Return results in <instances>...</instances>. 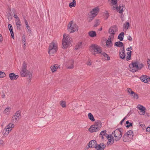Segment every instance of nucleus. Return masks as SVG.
<instances>
[{
  "instance_id": "nucleus-40",
  "label": "nucleus",
  "mask_w": 150,
  "mask_h": 150,
  "mask_svg": "<svg viewBox=\"0 0 150 150\" xmlns=\"http://www.w3.org/2000/svg\"><path fill=\"white\" fill-rule=\"evenodd\" d=\"M95 16H92L91 15H89V17L88 18V22H91Z\"/></svg>"
},
{
  "instance_id": "nucleus-47",
  "label": "nucleus",
  "mask_w": 150,
  "mask_h": 150,
  "mask_svg": "<svg viewBox=\"0 0 150 150\" xmlns=\"http://www.w3.org/2000/svg\"><path fill=\"white\" fill-rule=\"evenodd\" d=\"M147 64H148L149 69L150 70V60L149 59H148L147 61Z\"/></svg>"
},
{
  "instance_id": "nucleus-6",
  "label": "nucleus",
  "mask_w": 150,
  "mask_h": 150,
  "mask_svg": "<svg viewBox=\"0 0 150 150\" xmlns=\"http://www.w3.org/2000/svg\"><path fill=\"white\" fill-rule=\"evenodd\" d=\"M122 135L120 129H116L112 134V137H113L114 139L116 141L119 140L122 137Z\"/></svg>"
},
{
  "instance_id": "nucleus-58",
  "label": "nucleus",
  "mask_w": 150,
  "mask_h": 150,
  "mask_svg": "<svg viewBox=\"0 0 150 150\" xmlns=\"http://www.w3.org/2000/svg\"><path fill=\"white\" fill-rule=\"evenodd\" d=\"M2 37L1 35L0 34V42L2 41Z\"/></svg>"
},
{
  "instance_id": "nucleus-28",
  "label": "nucleus",
  "mask_w": 150,
  "mask_h": 150,
  "mask_svg": "<svg viewBox=\"0 0 150 150\" xmlns=\"http://www.w3.org/2000/svg\"><path fill=\"white\" fill-rule=\"evenodd\" d=\"M115 45L118 47H120L123 46V44L122 42L118 41L115 42Z\"/></svg>"
},
{
  "instance_id": "nucleus-59",
  "label": "nucleus",
  "mask_w": 150,
  "mask_h": 150,
  "mask_svg": "<svg viewBox=\"0 0 150 150\" xmlns=\"http://www.w3.org/2000/svg\"><path fill=\"white\" fill-rule=\"evenodd\" d=\"M105 16H106L107 17V18L108 17V13H106L105 14Z\"/></svg>"
},
{
  "instance_id": "nucleus-35",
  "label": "nucleus",
  "mask_w": 150,
  "mask_h": 150,
  "mask_svg": "<svg viewBox=\"0 0 150 150\" xmlns=\"http://www.w3.org/2000/svg\"><path fill=\"white\" fill-rule=\"evenodd\" d=\"M16 25L18 30H20L21 28V22L20 21L16 22Z\"/></svg>"
},
{
  "instance_id": "nucleus-41",
  "label": "nucleus",
  "mask_w": 150,
  "mask_h": 150,
  "mask_svg": "<svg viewBox=\"0 0 150 150\" xmlns=\"http://www.w3.org/2000/svg\"><path fill=\"white\" fill-rule=\"evenodd\" d=\"M126 124H127V125L126 126V127H129L130 126H132V123L131 122H129L128 121H127L126 122Z\"/></svg>"
},
{
  "instance_id": "nucleus-26",
  "label": "nucleus",
  "mask_w": 150,
  "mask_h": 150,
  "mask_svg": "<svg viewBox=\"0 0 150 150\" xmlns=\"http://www.w3.org/2000/svg\"><path fill=\"white\" fill-rule=\"evenodd\" d=\"M126 134L129 137V138L131 139H133V131L131 130H130L127 132Z\"/></svg>"
},
{
  "instance_id": "nucleus-22",
  "label": "nucleus",
  "mask_w": 150,
  "mask_h": 150,
  "mask_svg": "<svg viewBox=\"0 0 150 150\" xmlns=\"http://www.w3.org/2000/svg\"><path fill=\"white\" fill-rule=\"evenodd\" d=\"M8 28L10 31L12 38L14 39V35L13 31V28L12 25L11 24H9L8 25Z\"/></svg>"
},
{
  "instance_id": "nucleus-56",
  "label": "nucleus",
  "mask_w": 150,
  "mask_h": 150,
  "mask_svg": "<svg viewBox=\"0 0 150 150\" xmlns=\"http://www.w3.org/2000/svg\"><path fill=\"white\" fill-rule=\"evenodd\" d=\"M20 21V20L19 18L16 19V20H15L16 22Z\"/></svg>"
},
{
  "instance_id": "nucleus-27",
  "label": "nucleus",
  "mask_w": 150,
  "mask_h": 150,
  "mask_svg": "<svg viewBox=\"0 0 150 150\" xmlns=\"http://www.w3.org/2000/svg\"><path fill=\"white\" fill-rule=\"evenodd\" d=\"M22 43L23 44V48L24 49H25L26 48V39H25V35H23L22 37Z\"/></svg>"
},
{
  "instance_id": "nucleus-18",
  "label": "nucleus",
  "mask_w": 150,
  "mask_h": 150,
  "mask_svg": "<svg viewBox=\"0 0 150 150\" xmlns=\"http://www.w3.org/2000/svg\"><path fill=\"white\" fill-rule=\"evenodd\" d=\"M105 147V145L103 143H100V144H97L96 147V150H104Z\"/></svg>"
},
{
  "instance_id": "nucleus-4",
  "label": "nucleus",
  "mask_w": 150,
  "mask_h": 150,
  "mask_svg": "<svg viewBox=\"0 0 150 150\" xmlns=\"http://www.w3.org/2000/svg\"><path fill=\"white\" fill-rule=\"evenodd\" d=\"M58 45L57 42L55 41H53L50 44L48 48V53L51 56H53L57 50Z\"/></svg>"
},
{
  "instance_id": "nucleus-37",
  "label": "nucleus",
  "mask_w": 150,
  "mask_h": 150,
  "mask_svg": "<svg viewBox=\"0 0 150 150\" xmlns=\"http://www.w3.org/2000/svg\"><path fill=\"white\" fill-rule=\"evenodd\" d=\"M102 54L103 55L104 57L105 58H107V59H106V60H109L110 59V58L109 56L105 52H103L102 53Z\"/></svg>"
},
{
  "instance_id": "nucleus-32",
  "label": "nucleus",
  "mask_w": 150,
  "mask_h": 150,
  "mask_svg": "<svg viewBox=\"0 0 150 150\" xmlns=\"http://www.w3.org/2000/svg\"><path fill=\"white\" fill-rule=\"evenodd\" d=\"M76 5V1L75 0H73L72 2H70L69 4V6L70 8L74 7Z\"/></svg>"
},
{
  "instance_id": "nucleus-45",
  "label": "nucleus",
  "mask_w": 150,
  "mask_h": 150,
  "mask_svg": "<svg viewBox=\"0 0 150 150\" xmlns=\"http://www.w3.org/2000/svg\"><path fill=\"white\" fill-rule=\"evenodd\" d=\"M111 4L112 5L116 6L117 3V0H111Z\"/></svg>"
},
{
  "instance_id": "nucleus-7",
  "label": "nucleus",
  "mask_w": 150,
  "mask_h": 150,
  "mask_svg": "<svg viewBox=\"0 0 150 150\" xmlns=\"http://www.w3.org/2000/svg\"><path fill=\"white\" fill-rule=\"evenodd\" d=\"M68 30L70 33H73L78 30L77 26L73 23L72 21L70 22L68 25Z\"/></svg>"
},
{
  "instance_id": "nucleus-25",
  "label": "nucleus",
  "mask_w": 150,
  "mask_h": 150,
  "mask_svg": "<svg viewBox=\"0 0 150 150\" xmlns=\"http://www.w3.org/2000/svg\"><path fill=\"white\" fill-rule=\"evenodd\" d=\"M88 34L89 36L91 38L96 37V33L94 31H90L88 32Z\"/></svg>"
},
{
  "instance_id": "nucleus-16",
  "label": "nucleus",
  "mask_w": 150,
  "mask_h": 150,
  "mask_svg": "<svg viewBox=\"0 0 150 150\" xmlns=\"http://www.w3.org/2000/svg\"><path fill=\"white\" fill-rule=\"evenodd\" d=\"M141 80L145 83H147L149 81V77L146 75H142L140 77Z\"/></svg>"
},
{
  "instance_id": "nucleus-63",
  "label": "nucleus",
  "mask_w": 150,
  "mask_h": 150,
  "mask_svg": "<svg viewBox=\"0 0 150 150\" xmlns=\"http://www.w3.org/2000/svg\"><path fill=\"white\" fill-rule=\"evenodd\" d=\"M28 32L29 33H30L31 30L30 29V28H28Z\"/></svg>"
},
{
  "instance_id": "nucleus-8",
  "label": "nucleus",
  "mask_w": 150,
  "mask_h": 150,
  "mask_svg": "<svg viewBox=\"0 0 150 150\" xmlns=\"http://www.w3.org/2000/svg\"><path fill=\"white\" fill-rule=\"evenodd\" d=\"M90 50L91 51L98 53H100L102 51L101 48L99 46L95 44L91 45L90 47Z\"/></svg>"
},
{
  "instance_id": "nucleus-61",
  "label": "nucleus",
  "mask_w": 150,
  "mask_h": 150,
  "mask_svg": "<svg viewBox=\"0 0 150 150\" xmlns=\"http://www.w3.org/2000/svg\"><path fill=\"white\" fill-rule=\"evenodd\" d=\"M26 25L27 29L30 28V26L28 25V24Z\"/></svg>"
},
{
  "instance_id": "nucleus-3",
  "label": "nucleus",
  "mask_w": 150,
  "mask_h": 150,
  "mask_svg": "<svg viewBox=\"0 0 150 150\" xmlns=\"http://www.w3.org/2000/svg\"><path fill=\"white\" fill-rule=\"evenodd\" d=\"M72 41L71 38L67 34H64L62 40V48L67 49L70 45Z\"/></svg>"
},
{
  "instance_id": "nucleus-62",
  "label": "nucleus",
  "mask_w": 150,
  "mask_h": 150,
  "mask_svg": "<svg viewBox=\"0 0 150 150\" xmlns=\"http://www.w3.org/2000/svg\"><path fill=\"white\" fill-rule=\"evenodd\" d=\"M115 7V6H113L112 8V9L113 10H115L116 9V7Z\"/></svg>"
},
{
  "instance_id": "nucleus-19",
  "label": "nucleus",
  "mask_w": 150,
  "mask_h": 150,
  "mask_svg": "<svg viewBox=\"0 0 150 150\" xmlns=\"http://www.w3.org/2000/svg\"><path fill=\"white\" fill-rule=\"evenodd\" d=\"M96 142L95 140H92L90 141L88 144L89 147L96 148L97 145Z\"/></svg>"
},
{
  "instance_id": "nucleus-46",
  "label": "nucleus",
  "mask_w": 150,
  "mask_h": 150,
  "mask_svg": "<svg viewBox=\"0 0 150 150\" xmlns=\"http://www.w3.org/2000/svg\"><path fill=\"white\" fill-rule=\"evenodd\" d=\"M100 24V21L99 20H97L95 22V24L94 26L96 27L98 26Z\"/></svg>"
},
{
  "instance_id": "nucleus-52",
  "label": "nucleus",
  "mask_w": 150,
  "mask_h": 150,
  "mask_svg": "<svg viewBox=\"0 0 150 150\" xmlns=\"http://www.w3.org/2000/svg\"><path fill=\"white\" fill-rule=\"evenodd\" d=\"M87 64L89 66H90L91 65V62L90 61H88L87 63Z\"/></svg>"
},
{
  "instance_id": "nucleus-29",
  "label": "nucleus",
  "mask_w": 150,
  "mask_h": 150,
  "mask_svg": "<svg viewBox=\"0 0 150 150\" xmlns=\"http://www.w3.org/2000/svg\"><path fill=\"white\" fill-rule=\"evenodd\" d=\"M124 34H125L124 32H122L119 35L118 37V38L119 39L120 41H122L123 40Z\"/></svg>"
},
{
  "instance_id": "nucleus-21",
  "label": "nucleus",
  "mask_w": 150,
  "mask_h": 150,
  "mask_svg": "<svg viewBox=\"0 0 150 150\" xmlns=\"http://www.w3.org/2000/svg\"><path fill=\"white\" fill-rule=\"evenodd\" d=\"M59 67V66L57 64H55L51 66L50 67L51 69L52 72L56 71L58 68Z\"/></svg>"
},
{
  "instance_id": "nucleus-13",
  "label": "nucleus",
  "mask_w": 150,
  "mask_h": 150,
  "mask_svg": "<svg viewBox=\"0 0 150 150\" xmlns=\"http://www.w3.org/2000/svg\"><path fill=\"white\" fill-rule=\"evenodd\" d=\"M74 61L73 60H71L67 62L66 64V67L67 68L69 69H71L74 68Z\"/></svg>"
},
{
  "instance_id": "nucleus-36",
  "label": "nucleus",
  "mask_w": 150,
  "mask_h": 150,
  "mask_svg": "<svg viewBox=\"0 0 150 150\" xmlns=\"http://www.w3.org/2000/svg\"><path fill=\"white\" fill-rule=\"evenodd\" d=\"M129 25V22H127L125 23L124 24V29H125L126 30H127L128 29Z\"/></svg>"
},
{
  "instance_id": "nucleus-17",
  "label": "nucleus",
  "mask_w": 150,
  "mask_h": 150,
  "mask_svg": "<svg viewBox=\"0 0 150 150\" xmlns=\"http://www.w3.org/2000/svg\"><path fill=\"white\" fill-rule=\"evenodd\" d=\"M125 49L124 47H123L122 49L120 50V56L121 58L124 59L125 57Z\"/></svg>"
},
{
  "instance_id": "nucleus-49",
  "label": "nucleus",
  "mask_w": 150,
  "mask_h": 150,
  "mask_svg": "<svg viewBox=\"0 0 150 150\" xmlns=\"http://www.w3.org/2000/svg\"><path fill=\"white\" fill-rule=\"evenodd\" d=\"M127 91L128 93H129L130 94L131 93H132V92H134L132 91V90L130 88H127Z\"/></svg>"
},
{
  "instance_id": "nucleus-54",
  "label": "nucleus",
  "mask_w": 150,
  "mask_h": 150,
  "mask_svg": "<svg viewBox=\"0 0 150 150\" xmlns=\"http://www.w3.org/2000/svg\"><path fill=\"white\" fill-rule=\"evenodd\" d=\"M14 17L16 19L19 18L18 16L16 14H14Z\"/></svg>"
},
{
  "instance_id": "nucleus-9",
  "label": "nucleus",
  "mask_w": 150,
  "mask_h": 150,
  "mask_svg": "<svg viewBox=\"0 0 150 150\" xmlns=\"http://www.w3.org/2000/svg\"><path fill=\"white\" fill-rule=\"evenodd\" d=\"M14 125L13 124H9L6 128H5L3 131V134L5 135H7L10 132L12 129V128L14 127Z\"/></svg>"
},
{
  "instance_id": "nucleus-50",
  "label": "nucleus",
  "mask_w": 150,
  "mask_h": 150,
  "mask_svg": "<svg viewBox=\"0 0 150 150\" xmlns=\"http://www.w3.org/2000/svg\"><path fill=\"white\" fill-rule=\"evenodd\" d=\"M126 118V117H125L121 121L120 123V124L121 125H122V123L125 120Z\"/></svg>"
},
{
  "instance_id": "nucleus-42",
  "label": "nucleus",
  "mask_w": 150,
  "mask_h": 150,
  "mask_svg": "<svg viewBox=\"0 0 150 150\" xmlns=\"http://www.w3.org/2000/svg\"><path fill=\"white\" fill-rule=\"evenodd\" d=\"M106 130L104 131H102L101 132L100 134V135H105V137H106V135H108L106 134Z\"/></svg>"
},
{
  "instance_id": "nucleus-64",
  "label": "nucleus",
  "mask_w": 150,
  "mask_h": 150,
  "mask_svg": "<svg viewBox=\"0 0 150 150\" xmlns=\"http://www.w3.org/2000/svg\"><path fill=\"white\" fill-rule=\"evenodd\" d=\"M141 125H142L143 126H144V124H142Z\"/></svg>"
},
{
  "instance_id": "nucleus-48",
  "label": "nucleus",
  "mask_w": 150,
  "mask_h": 150,
  "mask_svg": "<svg viewBox=\"0 0 150 150\" xmlns=\"http://www.w3.org/2000/svg\"><path fill=\"white\" fill-rule=\"evenodd\" d=\"M127 39L129 40V41H131L132 40V38L130 36V35H129V36H128L127 37Z\"/></svg>"
},
{
  "instance_id": "nucleus-5",
  "label": "nucleus",
  "mask_w": 150,
  "mask_h": 150,
  "mask_svg": "<svg viewBox=\"0 0 150 150\" xmlns=\"http://www.w3.org/2000/svg\"><path fill=\"white\" fill-rule=\"evenodd\" d=\"M101 127V123L100 121L97 120L95 122L94 125L91 126L89 129V131L91 132H96L98 131Z\"/></svg>"
},
{
  "instance_id": "nucleus-57",
  "label": "nucleus",
  "mask_w": 150,
  "mask_h": 150,
  "mask_svg": "<svg viewBox=\"0 0 150 150\" xmlns=\"http://www.w3.org/2000/svg\"><path fill=\"white\" fill-rule=\"evenodd\" d=\"M101 139H104L105 137V135H101Z\"/></svg>"
},
{
  "instance_id": "nucleus-55",
  "label": "nucleus",
  "mask_w": 150,
  "mask_h": 150,
  "mask_svg": "<svg viewBox=\"0 0 150 150\" xmlns=\"http://www.w3.org/2000/svg\"><path fill=\"white\" fill-rule=\"evenodd\" d=\"M4 142L2 140H0V145H2L3 144Z\"/></svg>"
},
{
  "instance_id": "nucleus-20",
  "label": "nucleus",
  "mask_w": 150,
  "mask_h": 150,
  "mask_svg": "<svg viewBox=\"0 0 150 150\" xmlns=\"http://www.w3.org/2000/svg\"><path fill=\"white\" fill-rule=\"evenodd\" d=\"M9 77L11 80H16L18 77V76L13 73H11L9 74Z\"/></svg>"
},
{
  "instance_id": "nucleus-53",
  "label": "nucleus",
  "mask_w": 150,
  "mask_h": 150,
  "mask_svg": "<svg viewBox=\"0 0 150 150\" xmlns=\"http://www.w3.org/2000/svg\"><path fill=\"white\" fill-rule=\"evenodd\" d=\"M146 131L147 132H150V127H148L146 129Z\"/></svg>"
},
{
  "instance_id": "nucleus-33",
  "label": "nucleus",
  "mask_w": 150,
  "mask_h": 150,
  "mask_svg": "<svg viewBox=\"0 0 150 150\" xmlns=\"http://www.w3.org/2000/svg\"><path fill=\"white\" fill-rule=\"evenodd\" d=\"M131 96H133L134 98L137 99L138 98L139 96L137 93H135L134 92H132V93H130Z\"/></svg>"
},
{
  "instance_id": "nucleus-39",
  "label": "nucleus",
  "mask_w": 150,
  "mask_h": 150,
  "mask_svg": "<svg viewBox=\"0 0 150 150\" xmlns=\"http://www.w3.org/2000/svg\"><path fill=\"white\" fill-rule=\"evenodd\" d=\"M11 110V108L9 107H8L6 108L5 110H4V113H7L9 112Z\"/></svg>"
},
{
  "instance_id": "nucleus-23",
  "label": "nucleus",
  "mask_w": 150,
  "mask_h": 150,
  "mask_svg": "<svg viewBox=\"0 0 150 150\" xmlns=\"http://www.w3.org/2000/svg\"><path fill=\"white\" fill-rule=\"evenodd\" d=\"M113 38H110V37L108 38V40L106 42V45L109 47H111L112 45V43L111 42V40L113 39Z\"/></svg>"
},
{
  "instance_id": "nucleus-44",
  "label": "nucleus",
  "mask_w": 150,
  "mask_h": 150,
  "mask_svg": "<svg viewBox=\"0 0 150 150\" xmlns=\"http://www.w3.org/2000/svg\"><path fill=\"white\" fill-rule=\"evenodd\" d=\"M6 76L5 74L3 72L0 71V78L4 77Z\"/></svg>"
},
{
  "instance_id": "nucleus-51",
  "label": "nucleus",
  "mask_w": 150,
  "mask_h": 150,
  "mask_svg": "<svg viewBox=\"0 0 150 150\" xmlns=\"http://www.w3.org/2000/svg\"><path fill=\"white\" fill-rule=\"evenodd\" d=\"M132 47H129L127 48L126 49V50L127 51H129L131 50H132Z\"/></svg>"
},
{
  "instance_id": "nucleus-31",
  "label": "nucleus",
  "mask_w": 150,
  "mask_h": 150,
  "mask_svg": "<svg viewBox=\"0 0 150 150\" xmlns=\"http://www.w3.org/2000/svg\"><path fill=\"white\" fill-rule=\"evenodd\" d=\"M123 7L121 6L120 5L119 6L116 7L117 11L119 13H122L123 11Z\"/></svg>"
},
{
  "instance_id": "nucleus-2",
  "label": "nucleus",
  "mask_w": 150,
  "mask_h": 150,
  "mask_svg": "<svg viewBox=\"0 0 150 150\" xmlns=\"http://www.w3.org/2000/svg\"><path fill=\"white\" fill-rule=\"evenodd\" d=\"M26 63L24 62L23 63L22 67L20 71V75L22 77H25L29 76L30 81L32 78V74L27 69Z\"/></svg>"
},
{
  "instance_id": "nucleus-34",
  "label": "nucleus",
  "mask_w": 150,
  "mask_h": 150,
  "mask_svg": "<svg viewBox=\"0 0 150 150\" xmlns=\"http://www.w3.org/2000/svg\"><path fill=\"white\" fill-rule=\"evenodd\" d=\"M131 51L128 52L127 53V60L128 61L129 60L131 59Z\"/></svg>"
},
{
  "instance_id": "nucleus-14",
  "label": "nucleus",
  "mask_w": 150,
  "mask_h": 150,
  "mask_svg": "<svg viewBox=\"0 0 150 150\" xmlns=\"http://www.w3.org/2000/svg\"><path fill=\"white\" fill-rule=\"evenodd\" d=\"M137 108L140 110L139 112L140 114L141 115H143L145 113V110L146 109L145 107L139 104L137 105Z\"/></svg>"
},
{
  "instance_id": "nucleus-38",
  "label": "nucleus",
  "mask_w": 150,
  "mask_h": 150,
  "mask_svg": "<svg viewBox=\"0 0 150 150\" xmlns=\"http://www.w3.org/2000/svg\"><path fill=\"white\" fill-rule=\"evenodd\" d=\"M81 47V42H79L76 46L75 49L78 50Z\"/></svg>"
},
{
  "instance_id": "nucleus-30",
  "label": "nucleus",
  "mask_w": 150,
  "mask_h": 150,
  "mask_svg": "<svg viewBox=\"0 0 150 150\" xmlns=\"http://www.w3.org/2000/svg\"><path fill=\"white\" fill-rule=\"evenodd\" d=\"M88 118L92 122L95 121L93 116L91 113H89L88 114Z\"/></svg>"
},
{
  "instance_id": "nucleus-11",
  "label": "nucleus",
  "mask_w": 150,
  "mask_h": 150,
  "mask_svg": "<svg viewBox=\"0 0 150 150\" xmlns=\"http://www.w3.org/2000/svg\"><path fill=\"white\" fill-rule=\"evenodd\" d=\"M20 118V113L19 111H17L15 113L12 117V121L15 123L18 121Z\"/></svg>"
},
{
  "instance_id": "nucleus-43",
  "label": "nucleus",
  "mask_w": 150,
  "mask_h": 150,
  "mask_svg": "<svg viewBox=\"0 0 150 150\" xmlns=\"http://www.w3.org/2000/svg\"><path fill=\"white\" fill-rule=\"evenodd\" d=\"M60 105L63 108H65L66 106V103L64 101H61Z\"/></svg>"
},
{
  "instance_id": "nucleus-15",
  "label": "nucleus",
  "mask_w": 150,
  "mask_h": 150,
  "mask_svg": "<svg viewBox=\"0 0 150 150\" xmlns=\"http://www.w3.org/2000/svg\"><path fill=\"white\" fill-rule=\"evenodd\" d=\"M99 10V8L98 7L95 8L91 12L90 14L92 16H93L95 17L97 14Z\"/></svg>"
},
{
  "instance_id": "nucleus-60",
  "label": "nucleus",
  "mask_w": 150,
  "mask_h": 150,
  "mask_svg": "<svg viewBox=\"0 0 150 150\" xmlns=\"http://www.w3.org/2000/svg\"><path fill=\"white\" fill-rule=\"evenodd\" d=\"M25 23L26 25L28 24V22L26 20H25Z\"/></svg>"
},
{
  "instance_id": "nucleus-1",
  "label": "nucleus",
  "mask_w": 150,
  "mask_h": 150,
  "mask_svg": "<svg viewBox=\"0 0 150 150\" xmlns=\"http://www.w3.org/2000/svg\"><path fill=\"white\" fill-rule=\"evenodd\" d=\"M143 67L144 65L142 63L135 62L129 64V69L132 72H134L140 70Z\"/></svg>"
},
{
  "instance_id": "nucleus-24",
  "label": "nucleus",
  "mask_w": 150,
  "mask_h": 150,
  "mask_svg": "<svg viewBox=\"0 0 150 150\" xmlns=\"http://www.w3.org/2000/svg\"><path fill=\"white\" fill-rule=\"evenodd\" d=\"M123 141L125 142L129 141L132 139L130 138L128 136L126 133L123 135Z\"/></svg>"
},
{
  "instance_id": "nucleus-12",
  "label": "nucleus",
  "mask_w": 150,
  "mask_h": 150,
  "mask_svg": "<svg viewBox=\"0 0 150 150\" xmlns=\"http://www.w3.org/2000/svg\"><path fill=\"white\" fill-rule=\"evenodd\" d=\"M113 137H112V135H106V138H107L108 140V142H107V145H109L112 144L114 142V138H112Z\"/></svg>"
},
{
  "instance_id": "nucleus-10",
  "label": "nucleus",
  "mask_w": 150,
  "mask_h": 150,
  "mask_svg": "<svg viewBox=\"0 0 150 150\" xmlns=\"http://www.w3.org/2000/svg\"><path fill=\"white\" fill-rule=\"evenodd\" d=\"M117 28L116 26H114L110 28L108 31L109 33L110 34L109 36L110 38H114L115 33L117 32Z\"/></svg>"
}]
</instances>
